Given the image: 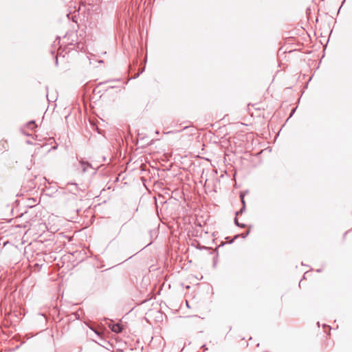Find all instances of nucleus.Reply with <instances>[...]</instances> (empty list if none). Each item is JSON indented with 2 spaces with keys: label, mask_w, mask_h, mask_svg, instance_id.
Instances as JSON below:
<instances>
[{
  "label": "nucleus",
  "mask_w": 352,
  "mask_h": 352,
  "mask_svg": "<svg viewBox=\"0 0 352 352\" xmlns=\"http://www.w3.org/2000/svg\"><path fill=\"white\" fill-rule=\"evenodd\" d=\"M79 162L81 166L82 173H87L89 169H93L94 170L93 171L92 174L95 175L96 173V170L94 168L92 165L89 162L80 160Z\"/></svg>",
  "instance_id": "nucleus-1"
},
{
  "label": "nucleus",
  "mask_w": 352,
  "mask_h": 352,
  "mask_svg": "<svg viewBox=\"0 0 352 352\" xmlns=\"http://www.w3.org/2000/svg\"><path fill=\"white\" fill-rule=\"evenodd\" d=\"M108 327L112 331L117 333H121L123 330V327H122V324L119 322L113 323V322H111L108 324Z\"/></svg>",
  "instance_id": "nucleus-2"
},
{
  "label": "nucleus",
  "mask_w": 352,
  "mask_h": 352,
  "mask_svg": "<svg viewBox=\"0 0 352 352\" xmlns=\"http://www.w3.org/2000/svg\"><path fill=\"white\" fill-rule=\"evenodd\" d=\"M234 224H235L237 227H239V228H245V227L247 226H246V224L239 222V220H238V219H237V217H235V218H234Z\"/></svg>",
  "instance_id": "nucleus-3"
},
{
  "label": "nucleus",
  "mask_w": 352,
  "mask_h": 352,
  "mask_svg": "<svg viewBox=\"0 0 352 352\" xmlns=\"http://www.w3.org/2000/svg\"><path fill=\"white\" fill-rule=\"evenodd\" d=\"M87 58H89L90 65H94V62H98L99 63H103L102 60H96L94 58H89V57H87Z\"/></svg>",
  "instance_id": "nucleus-4"
},
{
  "label": "nucleus",
  "mask_w": 352,
  "mask_h": 352,
  "mask_svg": "<svg viewBox=\"0 0 352 352\" xmlns=\"http://www.w3.org/2000/svg\"><path fill=\"white\" fill-rule=\"evenodd\" d=\"M28 125L30 129L37 127V125L36 124L34 120H30V122H28Z\"/></svg>",
  "instance_id": "nucleus-5"
},
{
  "label": "nucleus",
  "mask_w": 352,
  "mask_h": 352,
  "mask_svg": "<svg viewBox=\"0 0 352 352\" xmlns=\"http://www.w3.org/2000/svg\"><path fill=\"white\" fill-rule=\"evenodd\" d=\"M245 210V206H243V205H242L241 208L239 210H238V211H236V213H235L236 217H237V216H238V215H239V214H242V213H243Z\"/></svg>",
  "instance_id": "nucleus-6"
},
{
  "label": "nucleus",
  "mask_w": 352,
  "mask_h": 352,
  "mask_svg": "<svg viewBox=\"0 0 352 352\" xmlns=\"http://www.w3.org/2000/svg\"><path fill=\"white\" fill-rule=\"evenodd\" d=\"M145 69V67H143L142 68H141L139 71V72L133 78V79L138 78L141 74H142L144 72Z\"/></svg>",
  "instance_id": "nucleus-7"
},
{
  "label": "nucleus",
  "mask_w": 352,
  "mask_h": 352,
  "mask_svg": "<svg viewBox=\"0 0 352 352\" xmlns=\"http://www.w3.org/2000/svg\"><path fill=\"white\" fill-rule=\"evenodd\" d=\"M250 234V230L239 234V236H241L243 239H245Z\"/></svg>",
  "instance_id": "nucleus-8"
},
{
  "label": "nucleus",
  "mask_w": 352,
  "mask_h": 352,
  "mask_svg": "<svg viewBox=\"0 0 352 352\" xmlns=\"http://www.w3.org/2000/svg\"><path fill=\"white\" fill-rule=\"evenodd\" d=\"M239 237V234H236L235 235L233 238H232L231 239H230V241H228V243L231 244L232 243H234V241L238 239Z\"/></svg>",
  "instance_id": "nucleus-9"
},
{
  "label": "nucleus",
  "mask_w": 352,
  "mask_h": 352,
  "mask_svg": "<svg viewBox=\"0 0 352 352\" xmlns=\"http://www.w3.org/2000/svg\"><path fill=\"white\" fill-rule=\"evenodd\" d=\"M244 195L243 193H241L240 194V198H241V203H242V205L243 206H245V199H244Z\"/></svg>",
  "instance_id": "nucleus-10"
},
{
  "label": "nucleus",
  "mask_w": 352,
  "mask_h": 352,
  "mask_svg": "<svg viewBox=\"0 0 352 352\" xmlns=\"http://www.w3.org/2000/svg\"><path fill=\"white\" fill-rule=\"evenodd\" d=\"M67 185H72L74 186L75 190H78L79 188L78 187V184L76 183H68Z\"/></svg>",
  "instance_id": "nucleus-11"
},
{
  "label": "nucleus",
  "mask_w": 352,
  "mask_h": 352,
  "mask_svg": "<svg viewBox=\"0 0 352 352\" xmlns=\"http://www.w3.org/2000/svg\"><path fill=\"white\" fill-rule=\"evenodd\" d=\"M73 315L75 316V318L77 319V320H79L80 319V314H78V312H76V313H74Z\"/></svg>",
  "instance_id": "nucleus-12"
},
{
  "label": "nucleus",
  "mask_w": 352,
  "mask_h": 352,
  "mask_svg": "<svg viewBox=\"0 0 352 352\" xmlns=\"http://www.w3.org/2000/svg\"><path fill=\"white\" fill-rule=\"evenodd\" d=\"M296 109V107L292 109V111L289 118H291L293 116V114L294 113Z\"/></svg>",
  "instance_id": "nucleus-13"
},
{
  "label": "nucleus",
  "mask_w": 352,
  "mask_h": 352,
  "mask_svg": "<svg viewBox=\"0 0 352 352\" xmlns=\"http://www.w3.org/2000/svg\"><path fill=\"white\" fill-rule=\"evenodd\" d=\"M75 188H72L71 190H69V192H71L73 195H76V192L74 191Z\"/></svg>",
  "instance_id": "nucleus-14"
},
{
  "label": "nucleus",
  "mask_w": 352,
  "mask_h": 352,
  "mask_svg": "<svg viewBox=\"0 0 352 352\" xmlns=\"http://www.w3.org/2000/svg\"><path fill=\"white\" fill-rule=\"evenodd\" d=\"M58 57L55 56V64H56V66L58 65Z\"/></svg>",
  "instance_id": "nucleus-15"
},
{
  "label": "nucleus",
  "mask_w": 352,
  "mask_h": 352,
  "mask_svg": "<svg viewBox=\"0 0 352 352\" xmlns=\"http://www.w3.org/2000/svg\"><path fill=\"white\" fill-rule=\"evenodd\" d=\"M203 349H204V350H208V348L206 347V344H204L202 345L201 346Z\"/></svg>",
  "instance_id": "nucleus-16"
},
{
  "label": "nucleus",
  "mask_w": 352,
  "mask_h": 352,
  "mask_svg": "<svg viewBox=\"0 0 352 352\" xmlns=\"http://www.w3.org/2000/svg\"><path fill=\"white\" fill-rule=\"evenodd\" d=\"M105 82H100L98 84V85H102V84H104Z\"/></svg>",
  "instance_id": "nucleus-17"
},
{
  "label": "nucleus",
  "mask_w": 352,
  "mask_h": 352,
  "mask_svg": "<svg viewBox=\"0 0 352 352\" xmlns=\"http://www.w3.org/2000/svg\"><path fill=\"white\" fill-rule=\"evenodd\" d=\"M321 271H322L321 269L317 270V272H320Z\"/></svg>",
  "instance_id": "nucleus-18"
},
{
  "label": "nucleus",
  "mask_w": 352,
  "mask_h": 352,
  "mask_svg": "<svg viewBox=\"0 0 352 352\" xmlns=\"http://www.w3.org/2000/svg\"><path fill=\"white\" fill-rule=\"evenodd\" d=\"M192 317H197V316H188V318H192Z\"/></svg>",
  "instance_id": "nucleus-19"
},
{
  "label": "nucleus",
  "mask_w": 352,
  "mask_h": 352,
  "mask_svg": "<svg viewBox=\"0 0 352 352\" xmlns=\"http://www.w3.org/2000/svg\"><path fill=\"white\" fill-rule=\"evenodd\" d=\"M115 80H108L107 82H112V81H114Z\"/></svg>",
  "instance_id": "nucleus-20"
},
{
  "label": "nucleus",
  "mask_w": 352,
  "mask_h": 352,
  "mask_svg": "<svg viewBox=\"0 0 352 352\" xmlns=\"http://www.w3.org/2000/svg\"><path fill=\"white\" fill-rule=\"evenodd\" d=\"M106 160V157H103V161H105Z\"/></svg>",
  "instance_id": "nucleus-21"
}]
</instances>
